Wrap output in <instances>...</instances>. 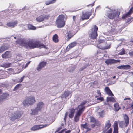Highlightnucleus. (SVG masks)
<instances>
[{"instance_id":"1","label":"nucleus","mask_w":133,"mask_h":133,"mask_svg":"<svg viewBox=\"0 0 133 133\" xmlns=\"http://www.w3.org/2000/svg\"><path fill=\"white\" fill-rule=\"evenodd\" d=\"M18 42L19 45L27 48L29 47L31 48H46L45 45L43 44L40 43L38 41L34 42L32 39H28L27 40L20 39Z\"/></svg>"},{"instance_id":"2","label":"nucleus","mask_w":133,"mask_h":133,"mask_svg":"<svg viewBox=\"0 0 133 133\" xmlns=\"http://www.w3.org/2000/svg\"><path fill=\"white\" fill-rule=\"evenodd\" d=\"M86 102L84 101L82 102L80 105H78L76 108V110H77L74 117L75 121L77 122L78 121L79 118V117L81 114L85 109L84 105L85 104Z\"/></svg>"},{"instance_id":"3","label":"nucleus","mask_w":133,"mask_h":133,"mask_svg":"<svg viewBox=\"0 0 133 133\" xmlns=\"http://www.w3.org/2000/svg\"><path fill=\"white\" fill-rule=\"evenodd\" d=\"M119 15V14L117 12L109 8L106 15L108 18L112 19L115 17H118Z\"/></svg>"},{"instance_id":"4","label":"nucleus","mask_w":133,"mask_h":133,"mask_svg":"<svg viewBox=\"0 0 133 133\" xmlns=\"http://www.w3.org/2000/svg\"><path fill=\"white\" fill-rule=\"evenodd\" d=\"M22 114V112L19 111H13L11 113L9 116V118L12 121L18 119L20 118Z\"/></svg>"},{"instance_id":"5","label":"nucleus","mask_w":133,"mask_h":133,"mask_svg":"<svg viewBox=\"0 0 133 133\" xmlns=\"http://www.w3.org/2000/svg\"><path fill=\"white\" fill-rule=\"evenodd\" d=\"M43 105V103L42 102H39L37 105L36 107L31 110V112L30 113L31 115H34L37 114L40 111Z\"/></svg>"},{"instance_id":"6","label":"nucleus","mask_w":133,"mask_h":133,"mask_svg":"<svg viewBox=\"0 0 133 133\" xmlns=\"http://www.w3.org/2000/svg\"><path fill=\"white\" fill-rule=\"evenodd\" d=\"M35 100L34 97L29 96L23 101V105L24 106L31 105L35 102Z\"/></svg>"},{"instance_id":"7","label":"nucleus","mask_w":133,"mask_h":133,"mask_svg":"<svg viewBox=\"0 0 133 133\" xmlns=\"http://www.w3.org/2000/svg\"><path fill=\"white\" fill-rule=\"evenodd\" d=\"M124 121H120L119 125L120 127L123 128L127 127L129 124V119L128 116L125 115L124 117Z\"/></svg>"},{"instance_id":"8","label":"nucleus","mask_w":133,"mask_h":133,"mask_svg":"<svg viewBox=\"0 0 133 133\" xmlns=\"http://www.w3.org/2000/svg\"><path fill=\"white\" fill-rule=\"evenodd\" d=\"M64 16L63 15H59L57 18L56 24L57 25H65V21H64Z\"/></svg>"},{"instance_id":"9","label":"nucleus","mask_w":133,"mask_h":133,"mask_svg":"<svg viewBox=\"0 0 133 133\" xmlns=\"http://www.w3.org/2000/svg\"><path fill=\"white\" fill-rule=\"evenodd\" d=\"M98 27L96 25H94L92 29V32L90 35L91 38L93 39H96L97 36V31Z\"/></svg>"},{"instance_id":"10","label":"nucleus","mask_w":133,"mask_h":133,"mask_svg":"<svg viewBox=\"0 0 133 133\" xmlns=\"http://www.w3.org/2000/svg\"><path fill=\"white\" fill-rule=\"evenodd\" d=\"M48 125L47 124H45L43 125H37L33 126L31 128V129L33 131H35L38 130L43 128L44 127H46Z\"/></svg>"},{"instance_id":"11","label":"nucleus","mask_w":133,"mask_h":133,"mask_svg":"<svg viewBox=\"0 0 133 133\" xmlns=\"http://www.w3.org/2000/svg\"><path fill=\"white\" fill-rule=\"evenodd\" d=\"M49 17V15H41L36 18L37 21L41 22L43 21L44 19H48Z\"/></svg>"},{"instance_id":"12","label":"nucleus","mask_w":133,"mask_h":133,"mask_svg":"<svg viewBox=\"0 0 133 133\" xmlns=\"http://www.w3.org/2000/svg\"><path fill=\"white\" fill-rule=\"evenodd\" d=\"M47 62L42 61L41 62L37 68V70L39 71H40L47 64Z\"/></svg>"},{"instance_id":"13","label":"nucleus","mask_w":133,"mask_h":133,"mask_svg":"<svg viewBox=\"0 0 133 133\" xmlns=\"http://www.w3.org/2000/svg\"><path fill=\"white\" fill-rule=\"evenodd\" d=\"M120 62V61L119 60H116L113 59H108L105 61V63L107 65L114 64Z\"/></svg>"},{"instance_id":"14","label":"nucleus","mask_w":133,"mask_h":133,"mask_svg":"<svg viewBox=\"0 0 133 133\" xmlns=\"http://www.w3.org/2000/svg\"><path fill=\"white\" fill-rule=\"evenodd\" d=\"M90 12H87L84 14H83L81 16V18L82 20L88 19L90 16L91 15Z\"/></svg>"},{"instance_id":"15","label":"nucleus","mask_w":133,"mask_h":133,"mask_svg":"<svg viewBox=\"0 0 133 133\" xmlns=\"http://www.w3.org/2000/svg\"><path fill=\"white\" fill-rule=\"evenodd\" d=\"M133 12V8H131L129 11L126 14L123 15L122 17V18L123 19H125L126 18L128 17L131 15V14Z\"/></svg>"},{"instance_id":"16","label":"nucleus","mask_w":133,"mask_h":133,"mask_svg":"<svg viewBox=\"0 0 133 133\" xmlns=\"http://www.w3.org/2000/svg\"><path fill=\"white\" fill-rule=\"evenodd\" d=\"M111 45V44L110 43L108 44L106 43V44L105 45V46H102L101 45H98L97 46V47L99 48L102 50L107 49L110 48Z\"/></svg>"},{"instance_id":"17","label":"nucleus","mask_w":133,"mask_h":133,"mask_svg":"<svg viewBox=\"0 0 133 133\" xmlns=\"http://www.w3.org/2000/svg\"><path fill=\"white\" fill-rule=\"evenodd\" d=\"M111 125V124L110 123V121L109 120H108L106 122L105 128L104 130V131L105 132L110 127Z\"/></svg>"},{"instance_id":"18","label":"nucleus","mask_w":133,"mask_h":133,"mask_svg":"<svg viewBox=\"0 0 133 133\" xmlns=\"http://www.w3.org/2000/svg\"><path fill=\"white\" fill-rule=\"evenodd\" d=\"M77 44V43L76 41H74L70 43L67 47V49L69 50L70 48H72L76 45Z\"/></svg>"},{"instance_id":"19","label":"nucleus","mask_w":133,"mask_h":133,"mask_svg":"<svg viewBox=\"0 0 133 133\" xmlns=\"http://www.w3.org/2000/svg\"><path fill=\"white\" fill-rule=\"evenodd\" d=\"M71 91H66L64 92L62 95V97L66 98L67 97L69 96H70V97L71 96Z\"/></svg>"},{"instance_id":"20","label":"nucleus","mask_w":133,"mask_h":133,"mask_svg":"<svg viewBox=\"0 0 133 133\" xmlns=\"http://www.w3.org/2000/svg\"><path fill=\"white\" fill-rule=\"evenodd\" d=\"M105 90L106 93L109 96H113L114 95L108 87H106L105 88Z\"/></svg>"},{"instance_id":"21","label":"nucleus","mask_w":133,"mask_h":133,"mask_svg":"<svg viewBox=\"0 0 133 133\" xmlns=\"http://www.w3.org/2000/svg\"><path fill=\"white\" fill-rule=\"evenodd\" d=\"M125 100L127 99L130 100V101H129V102L130 103L129 104V107L130 108H131L132 110V111H133V101L132 100H130V98H127L124 99Z\"/></svg>"},{"instance_id":"22","label":"nucleus","mask_w":133,"mask_h":133,"mask_svg":"<svg viewBox=\"0 0 133 133\" xmlns=\"http://www.w3.org/2000/svg\"><path fill=\"white\" fill-rule=\"evenodd\" d=\"M114 111H118L121 108L119 107V104L117 103L114 104Z\"/></svg>"},{"instance_id":"23","label":"nucleus","mask_w":133,"mask_h":133,"mask_svg":"<svg viewBox=\"0 0 133 133\" xmlns=\"http://www.w3.org/2000/svg\"><path fill=\"white\" fill-rule=\"evenodd\" d=\"M52 39L53 41L55 43H57L58 42V36L57 34H55L53 36Z\"/></svg>"},{"instance_id":"24","label":"nucleus","mask_w":133,"mask_h":133,"mask_svg":"<svg viewBox=\"0 0 133 133\" xmlns=\"http://www.w3.org/2000/svg\"><path fill=\"white\" fill-rule=\"evenodd\" d=\"M2 57L3 58H6L9 56V51H6L2 55Z\"/></svg>"},{"instance_id":"25","label":"nucleus","mask_w":133,"mask_h":133,"mask_svg":"<svg viewBox=\"0 0 133 133\" xmlns=\"http://www.w3.org/2000/svg\"><path fill=\"white\" fill-rule=\"evenodd\" d=\"M74 35L72 34L71 32L69 31L67 33V41L69 40L70 38H71Z\"/></svg>"},{"instance_id":"26","label":"nucleus","mask_w":133,"mask_h":133,"mask_svg":"<svg viewBox=\"0 0 133 133\" xmlns=\"http://www.w3.org/2000/svg\"><path fill=\"white\" fill-rule=\"evenodd\" d=\"M8 47L5 45H3L0 48V53H2L5 50H7Z\"/></svg>"},{"instance_id":"27","label":"nucleus","mask_w":133,"mask_h":133,"mask_svg":"<svg viewBox=\"0 0 133 133\" xmlns=\"http://www.w3.org/2000/svg\"><path fill=\"white\" fill-rule=\"evenodd\" d=\"M56 0H51L50 1H47L45 2V4L46 5H48L49 4H52L55 3L56 2Z\"/></svg>"},{"instance_id":"28","label":"nucleus","mask_w":133,"mask_h":133,"mask_svg":"<svg viewBox=\"0 0 133 133\" xmlns=\"http://www.w3.org/2000/svg\"><path fill=\"white\" fill-rule=\"evenodd\" d=\"M11 64L9 63H4L3 64L1 65L2 67L7 68L10 67Z\"/></svg>"},{"instance_id":"29","label":"nucleus","mask_w":133,"mask_h":133,"mask_svg":"<svg viewBox=\"0 0 133 133\" xmlns=\"http://www.w3.org/2000/svg\"><path fill=\"white\" fill-rule=\"evenodd\" d=\"M116 100L115 98L112 97H107V101H111L112 102H115Z\"/></svg>"},{"instance_id":"30","label":"nucleus","mask_w":133,"mask_h":133,"mask_svg":"<svg viewBox=\"0 0 133 133\" xmlns=\"http://www.w3.org/2000/svg\"><path fill=\"white\" fill-rule=\"evenodd\" d=\"M75 111L74 109H71L70 110V113L69 115V117L70 118H72L74 116V114Z\"/></svg>"},{"instance_id":"31","label":"nucleus","mask_w":133,"mask_h":133,"mask_svg":"<svg viewBox=\"0 0 133 133\" xmlns=\"http://www.w3.org/2000/svg\"><path fill=\"white\" fill-rule=\"evenodd\" d=\"M17 24V21H12L11 22L7 23L6 25H15Z\"/></svg>"},{"instance_id":"32","label":"nucleus","mask_w":133,"mask_h":133,"mask_svg":"<svg viewBox=\"0 0 133 133\" xmlns=\"http://www.w3.org/2000/svg\"><path fill=\"white\" fill-rule=\"evenodd\" d=\"M28 29L29 30H35L36 29V27L33 25H26Z\"/></svg>"},{"instance_id":"33","label":"nucleus","mask_w":133,"mask_h":133,"mask_svg":"<svg viewBox=\"0 0 133 133\" xmlns=\"http://www.w3.org/2000/svg\"><path fill=\"white\" fill-rule=\"evenodd\" d=\"M105 113V111L104 110H103L101 112H98L99 117L103 118L104 117Z\"/></svg>"},{"instance_id":"34","label":"nucleus","mask_w":133,"mask_h":133,"mask_svg":"<svg viewBox=\"0 0 133 133\" xmlns=\"http://www.w3.org/2000/svg\"><path fill=\"white\" fill-rule=\"evenodd\" d=\"M8 96L9 94H4L1 96L0 98L2 99H4L6 98Z\"/></svg>"},{"instance_id":"35","label":"nucleus","mask_w":133,"mask_h":133,"mask_svg":"<svg viewBox=\"0 0 133 133\" xmlns=\"http://www.w3.org/2000/svg\"><path fill=\"white\" fill-rule=\"evenodd\" d=\"M21 84H19L17 85L14 88L13 90L14 91H15L16 90L18 89L21 86Z\"/></svg>"},{"instance_id":"36","label":"nucleus","mask_w":133,"mask_h":133,"mask_svg":"<svg viewBox=\"0 0 133 133\" xmlns=\"http://www.w3.org/2000/svg\"><path fill=\"white\" fill-rule=\"evenodd\" d=\"M82 126L83 127L87 129V131H89L91 130L90 128H89L88 126L86 124L82 125Z\"/></svg>"},{"instance_id":"37","label":"nucleus","mask_w":133,"mask_h":133,"mask_svg":"<svg viewBox=\"0 0 133 133\" xmlns=\"http://www.w3.org/2000/svg\"><path fill=\"white\" fill-rule=\"evenodd\" d=\"M98 42L99 44H103V45H106V42H104L103 40L99 39L98 40Z\"/></svg>"},{"instance_id":"38","label":"nucleus","mask_w":133,"mask_h":133,"mask_svg":"<svg viewBox=\"0 0 133 133\" xmlns=\"http://www.w3.org/2000/svg\"><path fill=\"white\" fill-rule=\"evenodd\" d=\"M131 67L129 65H124V69L128 70L131 68Z\"/></svg>"},{"instance_id":"39","label":"nucleus","mask_w":133,"mask_h":133,"mask_svg":"<svg viewBox=\"0 0 133 133\" xmlns=\"http://www.w3.org/2000/svg\"><path fill=\"white\" fill-rule=\"evenodd\" d=\"M114 130H118V124L116 123H114Z\"/></svg>"},{"instance_id":"40","label":"nucleus","mask_w":133,"mask_h":133,"mask_svg":"<svg viewBox=\"0 0 133 133\" xmlns=\"http://www.w3.org/2000/svg\"><path fill=\"white\" fill-rule=\"evenodd\" d=\"M133 21V17L130 18H128V19L127 20L126 22L128 23L129 24V23L131 21Z\"/></svg>"},{"instance_id":"41","label":"nucleus","mask_w":133,"mask_h":133,"mask_svg":"<svg viewBox=\"0 0 133 133\" xmlns=\"http://www.w3.org/2000/svg\"><path fill=\"white\" fill-rule=\"evenodd\" d=\"M88 64H87L85 65L84 66H83L82 68L80 69V70L81 71L83 70L84 69L87 67L88 66Z\"/></svg>"},{"instance_id":"42","label":"nucleus","mask_w":133,"mask_h":133,"mask_svg":"<svg viewBox=\"0 0 133 133\" xmlns=\"http://www.w3.org/2000/svg\"><path fill=\"white\" fill-rule=\"evenodd\" d=\"M76 66H74L73 67H71L70 68L71 69V70H69V71L70 72H71L74 70L75 68H76Z\"/></svg>"},{"instance_id":"43","label":"nucleus","mask_w":133,"mask_h":133,"mask_svg":"<svg viewBox=\"0 0 133 133\" xmlns=\"http://www.w3.org/2000/svg\"><path fill=\"white\" fill-rule=\"evenodd\" d=\"M24 77V76H23V77H21V78H19L18 79L19 80V82H22Z\"/></svg>"},{"instance_id":"44","label":"nucleus","mask_w":133,"mask_h":133,"mask_svg":"<svg viewBox=\"0 0 133 133\" xmlns=\"http://www.w3.org/2000/svg\"><path fill=\"white\" fill-rule=\"evenodd\" d=\"M16 58H17L16 59V60L17 61H19L20 60L21 58V57H20L18 55H16Z\"/></svg>"},{"instance_id":"45","label":"nucleus","mask_w":133,"mask_h":133,"mask_svg":"<svg viewBox=\"0 0 133 133\" xmlns=\"http://www.w3.org/2000/svg\"><path fill=\"white\" fill-rule=\"evenodd\" d=\"M97 93L98 95L97 96H95L96 97H97V96H101V93L99 90H97Z\"/></svg>"},{"instance_id":"46","label":"nucleus","mask_w":133,"mask_h":133,"mask_svg":"<svg viewBox=\"0 0 133 133\" xmlns=\"http://www.w3.org/2000/svg\"><path fill=\"white\" fill-rule=\"evenodd\" d=\"M125 51L124 49H123L121 52L119 53V54L120 55H123L125 54Z\"/></svg>"},{"instance_id":"47","label":"nucleus","mask_w":133,"mask_h":133,"mask_svg":"<svg viewBox=\"0 0 133 133\" xmlns=\"http://www.w3.org/2000/svg\"><path fill=\"white\" fill-rule=\"evenodd\" d=\"M112 129L110 128L106 133H112Z\"/></svg>"},{"instance_id":"48","label":"nucleus","mask_w":133,"mask_h":133,"mask_svg":"<svg viewBox=\"0 0 133 133\" xmlns=\"http://www.w3.org/2000/svg\"><path fill=\"white\" fill-rule=\"evenodd\" d=\"M91 121L92 122H96V120L94 117H92L91 118Z\"/></svg>"},{"instance_id":"49","label":"nucleus","mask_w":133,"mask_h":133,"mask_svg":"<svg viewBox=\"0 0 133 133\" xmlns=\"http://www.w3.org/2000/svg\"><path fill=\"white\" fill-rule=\"evenodd\" d=\"M62 128L61 127H59L58 128L56 129V131H55V133H56L57 132H58L62 129Z\"/></svg>"},{"instance_id":"50","label":"nucleus","mask_w":133,"mask_h":133,"mask_svg":"<svg viewBox=\"0 0 133 133\" xmlns=\"http://www.w3.org/2000/svg\"><path fill=\"white\" fill-rule=\"evenodd\" d=\"M97 99L102 101L104 100V98L103 97H100L97 98Z\"/></svg>"},{"instance_id":"51","label":"nucleus","mask_w":133,"mask_h":133,"mask_svg":"<svg viewBox=\"0 0 133 133\" xmlns=\"http://www.w3.org/2000/svg\"><path fill=\"white\" fill-rule=\"evenodd\" d=\"M117 68L119 69H124V65L119 66L117 67Z\"/></svg>"},{"instance_id":"52","label":"nucleus","mask_w":133,"mask_h":133,"mask_svg":"<svg viewBox=\"0 0 133 133\" xmlns=\"http://www.w3.org/2000/svg\"><path fill=\"white\" fill-rule=\"evenodd\" d=\"M67 113H66L65 114V117L64 118V123H65V122H66V117H67Z\"/></svg>"},{"instance_id":"53","label":"nucleus","mask_w":133,"mask_h":133,"mask_svg":"<svg viewBox=\"0 0 133 133\" xmlns=\"http://www.w3.org/2000/svg\"><path fill=\"white\" fill-rule=\"evenodd\" d=\"M113 133H118V130H114Z\"/></svg>"},{"instance_id":"54","label":"nucleus","mask_w":133,"mask_h":133,"mask_svg":"<svg viewBox=\"0 0 133 133\" xmlns=\"http://www.w3.org/2000/svg\"><path fill=\"white\" fill-rule=\"evenodd\" d=\"M129 54L130 56L133 55V51H131V52L129 53Z\"/></svg>"},{"instance_id":"55","label":"nucleus","mask_w":133,"mask_h":133,"mask_svg":"<svg viewBox=\"0 0 133 133\" xmlns=\"http://www.w3.org/2000/svg\"><path fill=\"white\" fill-rule=\"evenodd\" d=\"M30 63V62H28L26 63V65L25 66V68H26Z\"/></svg>"},{"instance_id":"56","label":"nucleus","mask_w":133,"mask_h":133,"mask_svg":"<svg viewBox=\"0 0 133 133\" xmlns=\"http://www.w3.org/2000/svg\"><path fill=\"white\" fill-rule=\"evenodd\" d=\"M8 11H9V10L6 9V10L4 11H3L2 12H4L5 13H8Z\"/></svg>"},{"instance_id":"57","label":"nucleus","mask_w":133,"mask_h":133,"mask_svg":"<svg viewBox=\"0 0 133 133\" xmlns=\"http://www.w3.org/2000/svg\"><path fill=\"white\" fill-rule=\"evenodd\" d=\"M64 25H57V27L58 28H61L63 27Z\"/></svg>"},{"instance_id":"58","label":"nucleus","mask_w":133,"mask_h":133,"mask_svg":"<svg viewBox=\"0 0 133 133\" xmlns=\"http://www.w3.org/2000/svg\"><path fill=\"white\" fill-rule=\"evenodd\" d=\"M71 132L70 130H68L67 131H66L65 132V133H70Z\"/></svg>"},{"instance_id":"59","label":"nucleus","mask_w":133,"mask_h":133,"mask_svg":"<svg viewBox=\"0 0 133 133\" xmlns=\"http://www.w3.org/2000/svg\"><path fill=\"white\" fill-rule=\"evenodd\" d=\"M66 130H67V129L66 128H65V129H63L61 131H62L63 132V133L64 131H66Z\"/></svg>"},{"instance_id":"60","label":"nucleus","mask_w":133,"mask_h":133,"mask_svg":"<svg viewBox=\"0 0 133 133\" xmlns=\"http://www.w3.org/2000/svg\"><path fill=\"white\" fill-rule=\"evenodd\" d=\"M94 5V2L92 4H89L88 6H90L91 5V6H93Z\"/></svg>"},{"instance_id":"61","label":"nucleus","mask_w":133,"mask_h":133,"mask_svg":"<svg viewBox=\"0 0 133 133\" xmlns=\"http://www.w3.org/2000/svg\"><path fill=\"white\" fill-rule=\"evenodd\" d=\"M8 26V27H12V28H13L14 27V25H7Z\"/></svg>"},{"instance_id":"62","label":"nucleus","mask_w":133,"mask_h":133,"mask_svg":"<svg viewBox=\"0 0 133 133\" xmlns=\"http://www.w3.org/2000/svg\"><path fill=\"white\" fill-rule=\"evenodd\" d=\"M73 18L74 21L75 19L76 18V16H74L73 17Z\"/></svg>"},{"instance_id":"63","label":"nucleus","mask_w":133,"mask_h":133,"mask_svg":"<svg viewBox=\"0 0 133 133\" xmlns=\"http://www.w3.org/2000/svg\"><path fill=\"white\" fill-rule=\"evenodd\" d=\"M115 82V81H113L111 82V83L112 84H114Z\"/></svg>"},{"instance_id":"64","label":"nucleus","mask_w":133,"mask_h":133,"mask_svg":"<svg viewBox=\"0 0 133 133\" xmlns=\"http://www.w3.org/2000/svg\"><path fill=\"white\" fill-rule=\"evenodd\" d=\"M95 125L94 124H92L91 125V126L92 128H93L95 127Z\"/></svg>"}]
</instances>
